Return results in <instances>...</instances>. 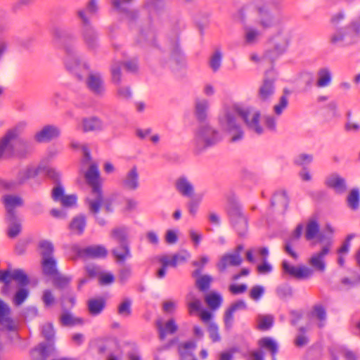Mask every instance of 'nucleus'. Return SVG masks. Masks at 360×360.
Returning a JSON list of instances; mask_svg holds the SVG:
<instances>
[{"label":"nucleus","instance_id":"a211bd4d","mask_svg":"<svg viewBox=\"0 0 360 360\" xmlns=\"http://www.w3.org/2000/svg\"><path fill=\"white\" fill-rule=\"evenodd\" d=\"M51 197L56 202H60L63 207H71L76 205L77 197L75 194L65 195L61 184L56 186L52 190Z\"/></svg>","mask_w":360,"mask_h":360},{"label":"nucleus","instance_id":"603ef678","mask_svg":"<svg viewBox=\"0 0 360 360\" xmlns=\"http://www.w3.org/2000/svg\"><path fill=\"white\" fill-rule=\"evenodd\" d=\"M145 6L149 12L159 13L165 8V3L164 0H146Z\"/></svg>","mask_w":360,"mask_h":360},{"label":"nucleus","instance_id":"5701e85b","mask_svg":"<svg viewBox=\"0 0 360 360\" xmlns=\"http://www.w3.org/2000/svg\"><path fill=\"white\" fill-rule=\"evenodd\" d=\"M60 134L58 127L53 125H46L35 134V139L38 142L49 141L57 138Z\"/></svg>","mask_w":360,"mask_h":360},{"label":"nucleus","instance_id":"6e6552de","mask_svg":"<svg viewBox=\"0 0 360 360\" xmlns=\"http://www.w3.org/2000/svg\"><path fill=\"white\" fill-rule=\"evenodd\" d=\"M100 196L96 194L90 195L86 199L89 212L94 215L98 214L103 206L105 212L109 213L113 211L112 200L110 198H104L103 191H99Z\"/></svg>","mask_w":360,"mask_h":360},{"label":"nucleus","instance_id":"cd10ccee","mask_svg":"<svg viewBox=\"0 0 360 360\" xmlns=\"http://www.w3.org/2000/svg\"><path fill=\"white\" fill-rule=\"evenodd\" d=\"M155 324L161 340H165L168 334L174 333L178 329V326L173 319L168 320L165 326L162 325L161 320H158Z\"/></svg>","mask_w":360,"mask_h":360},{"label":"nucleus","instance_id":"c9c22d12","mask_svg":"<svg viewBox=\"0 0 360 360\" xmlns=\"http://www.w3.org/2000/svg\"><path fill=\"white\" fill-rule=\"evenodd\" d=\"M209 102L205 98H197L195 102V115L198 121H205L207 115Z\"/></svg>","mask_w":360,"mask_h":360},{"label":"nucleus","instance_id":"774afa93","mask_svg":"<svg viewBox=\"0 0 360 360\" xmlns=\"http://www.w3.org/2000/svg\"><path fill=\"white\" fill-rule=\"evenodd\" d=\"M288 105V98L285 95H283L279 98V102L278 104H276L274 106V113L279 116L281 115L283 110L287 108Z\"/></svg>","mask_w":360,"mask_h":360},{"label":"nucleus","instance_id":"f03ea898","mask_svg":"<svg viewBox=\"0 0 360 360\" xmlns=\"http://www.w3.org/2000/svg\"><path fill=\"white\" fill-rule=\"evenodd\" d=\"M254 4L258 15L257 22L262 27L268 29L283 21L280 0H255Z\"/></svg>","mask_w":360,"mask_h":360},{"label":"nucleus","instance_id":"7ed1b4c3","mask_svg":"<svg viewBox=\"0 0 360 360\" xmlns=\"http://www.w3.org/2000/svg\"><path fill=\"white\" fill-rule=\"evenodd\" d=\"M219 130L210 123H202L198 127L194 139L195 150L200 153L206 148L214 146L222 141Z\"/></svg>","mask_w":360,"mask_h":360},{"label":"nucleus","instance_id":"de8ad7c7","mask_svg":"<svg viewBox=\"0 0 360 360\" xmlns=\"http://www.w3.org/2000/svg\"><path fill=\"white\" fill-rule=\"evenodd\" d=\"M253 254H257L261 256V259L262 261H266V258L269 255V250L266 247H262L254 248L248 250L246 252V259L250 263H254L255 262Z\"/></svg>","mask_w":360,"mask_h":360},{"label":"nucleus","instance_id":"3c124183","mask_svg":"<svg viewBox=\"0 0 360 360\" xmlns=\"http://www.w3.org/2000/svg\"><path fill=\"white\" fill-rule=\"evenodd\" d=\"M257 321L259 330H267L273 326L274 317L271 315H259Z\"/></svg>","mask_w":360,"mask_h":360},{"label":"nucleus","instance_id":"9d476101","mask_svg":"<svg viewBox=\"0 0 360 360\" xmlns=\"http://www.w3.org/2000/svg\"><path fill=\"white\" fill-rule=\"evenodd\" d=\"M70 250L80 258L105 257L108 254L106 248L103 245H91L82 248L78 244H73L70 246Z\"/></svg>","mask_w":360,"mask_h":360},{"label":"nucleus","instance_id":"8fccbe9b","mask_svg":"<svg viewBox=\"0 0 360 360\" xmlns=\"http://www.w3.org/2000/svg\"><path fill=\"white\" fill-rule=\"evenodd\" d=\"M60 322L64 326H72L77 324H82V320L79 318H76L68 311L63 313L60 317Z\"/></svg>","mask_w":360,"mask_h":360},{"label":"nucleus","instance_id":"6ab92c4d","mask_svg":"<svg viewBox=\"0 0 360 360\" xmlns=\"http://www.w3.org/2000/svg\"><path fill=\"white\" fill-rule=\"evenodd\" d=\"M124 66L127 71L136 72L138 70V64L136 60L126 61L124 63L115 61L111 65L112 79L115 83L121 82V67Z\"/></svg>","mask_w":360,"mask_h":360},{"label":"nucleus","instance_id":"864d4df0","mask_svg":"<svg viewBox=\"0 0 360 360\" xmlns=\"http://www.w3.org/2000/svg\"><path fill=\"white\" fill-rule=\"evenodd\" d=\"M259 345L261 347L270 351L271 356H276L278 352L277 344L270 338L266 337L259 340Z\"/></svg>","mask_w":360,"mask_h":360},{"label":"nucleus","instance_id":"b1692460","mask_svg":"<svg viewBox=\"0 0 360 360\" xmlns=\"http://www.w3.org/2000/svg\"><path fill=\"white\" fill-rule=\"evenodd\" d=\"M247 304L243 300H237L232 303L224 313V321L226 328H231L233 322V314L238 310H245Z\"/></svg>","mask_w":360,"mask_h":360},{"label":"nucleus","instance_id":"c85d7f7f","mask_svg":"<svg viewBox=\"0 0 360 360\" xmlns=\"http://www.w3.org/2000/svg\"><path fill=\"white\" fill-rule=\"evenodd\" d=\"M111 253L117 262L124 263L126 259L131 257L129 243L120 244L119 246L112 249Z\"/></svg>","mask_w":360,"mask_h":360},{"label":"nucleus","instance_id":"0e129e2a","mask_svg":"<svg viewBox=\"0 0 360 360\" xmlns=\"http://www.w3.org/2000/svg\"><path fill=\"white\" fill-rule=\"evenodd\" d=\"M131 301L129 298L124 299L118 306L117 312L119 315L127 317L131 313Z\"/></svg>","mask_w":360,"mask_h":360},{"label":"nucleus","instance_id":"4c0bfd02","mask_svg":"<svg viewBox=\"0 0 360 360\" xmlns=\"http://www.w3.org/2000/svg\"><path fill=\"white\" fill-rule=\"evenodd\" d=\"M288 205V198L284 191H277L273 195L271 200V206L278 207L281 210H285Z\"/></svg>","mask_w":360,"mask_h":360},{"label":"nucleus","instance_id":"473e14b6","mask_svg":"<svg viewBox=\"0 0 360 360\" xmlns=\"http://www.w3.org/2000/svg\"><path fill=\"white\" fill-rule=\"evenodd\" d=\"M169 49L171 58L176 63H180L183 58V54L179 46V39L177 35L174 36L169 40Z\"/></svg>","mask_w":360,"mask_h":360},{"label":"nucleus","instance_id":"69168bd1","mask_svg":"<svg viewBox=\"0 0 360 360\" xmlns=\"http://www.w3.org/2000/svg\"><path fill=\"white\" fill-rule=\"evenodd\" d=\"M259 36V32L255 29L247 27L245 30V41L247 44H255L258 37Z\"/></svg>","mask_w":360,"mask_h":360},{"label":"nucleus","instance_id":"4be33fe9","mask_svg":"<svg viewBox=\"0 0 360 360\" xmlns=\"http://www.w3.org/2000/svg\"><path fill=\"white\" fill-rule=\"evenodd\" d=\"M38 173L39 170L37 168L32 166L27 167L20 169L17 174L15 180L8 183L6 186L10 188L15 186L16 185L23 184L30 179L36 176Z\"/></svg>","mask_w":360,"mask_h":360},{"label":"nucleus","instance_id":"c756f323","mask_svg":"<svg viewBox=\"0 0 360 360\" xmlns=\"http://www.w3.org/2000/svg\"><path fill=\"white\" fill-rule=\"evenodd\" d=\"M176 191L183 196L191 197L194 193V187L192 183L186 176H181L175 183Z\"/></svg>","mask_w":360,"mask_h":360},{"label":"nucleus","instance_id":"338daca9","mask_svg":"<svg viewBox=\"0 0 360 360\" xmlns=\"http://www.w3.org/2000/svg\"><path fill=\"white\" fill-rule=\"evenodd\" d=\"M209 258L207 256H202L199 260H195L192 262L193 266H197L198 269L193 271L192 276H199L202 271L204 266L208 262Z\"/></svg>","mask_w":360,"mask_h":360},{"label":"nucleus","instance_id":"1a4fd4ad","mask_svg":"<svg viewBox=\"0 0 360 360\" xmlns=\"http://www.w3.org/2000/svg\"><path fill=\"white\" fill-rule=\"evenodd\" d=\"M229 216L231 224L238 236H245L248 230V220L242 209L240 207L233 206L229 211Z\"/></svg>","mask_w":360,"mask_h":360},{"label":"nucleus","instance_id":"e2e57ef3","mask_svg":"<svg viewBox=\"0 0 360 360\" xmlns=\"http://www.w3.org/2000/svg\"><path fill=\"white\" fill-rule=\"evenodd\" d=\"M313 161V155L307 153H300L294 158V164L297 166L305 167Z\"/></svg>","mask_w":360,"mask_h":360},{"label":"nucleus","instance_id":"bf43d9fd","mask_svg":"<svg viewBox=\"0 0 360 360\" xmlns=\"http://www.w3.org/2000/svg\"><path fill=\"white\" fill-rule=\"evenodd\" d=\"M29 292V290L25 288L22 287L18 288L13 296V302L16 306L21 305L28 297Z\"/></svg>","mask_w":360,"mask_h":360},{"label":"nucleus","instance_id":"49530a36","mask_svg":"<svg viewBox=\"0 0 360 360\" xmlns=\"http://www.w3.org/2000/svg\"><path fill=\"white\" fill-rule=\"evenodd\" d=\"M38 246L41 259L54 257V246L51 241L49 240H41L39 241Z\"/></svg>","mask_w":360,"mask_h":360},{"label":"nucleus","instance_id":"dca6fc26","mask_svg":"<svg viewBox=\"0 0 360 360\" xmlns=\"http://www.w3.org/2000/svg\"><path fill=\"white\" fill-rule=\"evenodd\" d=\"M86 84L88 89L96 96H102L105 92L104 80L99 72L89 73Z\"/></svg>","mask_w":360,"mask_h":360},{"label":"nucleus","instance_id":"9b49d317","mask_svg":"<svg viewBox=\"0 0 360 360\" xmlns=\"http://www.w3.org/2000/svg\"><path fill=\"white\" fill-rule=\"evenodd\" d=\"M275 80L276 76L273 70L266 72L263 82L258 91V98L260 101L269 102L271 99L275 91Z\"/></svg>","mask_w":360,"mask_h":360},{"label":"nucleus","instance_id":"0eeeda50","mask_svg":"<svg viewBox=\"0 0 360 360\" xmlns=\"http://www.w3.org/2000/svg\"><path fill=\"white\" fill-rule=\"evenodd\" d=\"M238 114L241 117L245 123L248 129L256 134L262 135L264 132V128L259 122L260 112L252 108H240L238 110Z\"/></svg>","mask_w":360,"mask_h":360},{"label":"nucleus","instance_id":"4d7b16f0","mask_svg":"<svg viewBox=\"0 0 360 360\" xmlns=\"http://www.w3.org/2000/svg\"><path fill=\"white\" fill-rule=\"evenodd\" d=\"M222 60V53L220 50H215L212 55L210 56L209 65L213 72H217L219 70Z\"/></svg>","mask_w":360,"mask_h":360},{"label":"nucleus","instance_id":"f704fd0d","mask_svg":"<svg viewBox=\"0 0 360 360\" xmlns=\"http://www.w3.org/2000/svg\"><path fill=\"white\" fill-rule=\"evenodd\" d=\"M82 124L84 132L101 131L103 129L102 120L97 117L84 118Z\"/></svg>","mask_w":360,"mask_h":360},{"label":"nucleus","instance_id":"a19ab883","mask_svg":"<svg viewBox=\"0 0 360 360\" xmlns=\"http://www.w3.org/2000/svg\"><path fill=\"white\" fill-rule=\"evenodd\" d=\"M41 269L44 275L53 276L58 274L55 257L41 259Z\"/></svg>","mask_w":360,"mask_h":360},{"label":"nucleus","instance_id":"09e8293b","mask_svg":"<svg viewBox=\"0 0 360 360\" xmlns=\"http://www.w3.org/2000/svg\"><path fill=\"white\" fill-rule=\"evenodd\" d=\"M205 301L211 309L216 310L221 306L223 299L219 294L211 292L205 296Z\"/></svg>","mask_w":360,"mask_h":360},{"label":"nucleus","instance_id":"f3484780","mask_svg":"<svg viewBox=\"0 0 360 360\" xmlns=\"http://www.w3.org/2000/svg\"><path fill=\"white\" fill-rule=\"evenodd\" d=\"M121 186L124 190L134 191L139 188V173L136 166L132 167L122 177Z\"/></svg>","mask_w":360,"mask_h":360},{"label":"nucleus","instance_id":"052dcab7","mask_svg":"<svg viewBox=\"0 0 360 360\" xmlns=\"http://www.w3.org/2000/svg\"><path fill=\"white\" fill-rule=\"evenodd\" d=\"M277 296L281 300H285L292 296V288L288 284H283L278 286L276 289Z\"/></svg>","mask_w":360,"mask_h":360},{"label":"nucleus","instance_id":"680f3d73","mask_svg":"<svg viewBox=\"0 0 360 360\" xmlns=\"http://www.w3.org/2000/svg\"><path fill=\"white\" fill-rule=\"evenodd\" d=\"M53 277V285L60 289H64L68 287L71 281L70 277L59 275L58 273Z\"/></svg>","mask_w":360,"mask_h":360},{"label":"nucleus","instance_id":"58836bf2","mask_svg":"<svg viewBox=\"0 0 360 360\" xmlns=\"http://www.w3.org/2000/svg\"><path fill=\"white\" fill-rule=\"evenodd\" d=\"M51 345L48 343L41 342L31 352V356L33 360H46L49 355Z\"/></svg>","mask_w":360,"mask_h":360},{"label":"nucleus","instance_id":"2f4dec72","mask_svg":"<svg viewBox=\"0 0 360 360\" xmlns=\"http://www.w3.org/2000/svg\"><path fill=\"white\" fill-rule=\"evenodd\" d=\"M196 349V343L193 340L183 342L179 345L181 360H197L193 355Z\"/></svg>","mask_w":360,"mask_h":360},{"label":"nucleus","instance_id":"e433bc0d","mask_svg":"<svg viewBox=\"0 0 360 360\" xmlns=\"http://www.w3.org/2000/svg\"><path fill=\"white\" fill-rule=\"evenodd\" d=\"M87 307L91 315H99L105 307V300L103 297L90 299L87 302Z\"/></svg>","mask_w":360,"mask_h":360},{"label":"nucleus","instance_id":"393cba45","mask_svg":"<svg viewBox=\"0 0 360 360\" xmlns=\"http://www.w3.org/2000/svg\"><path fill=\"white\" fill-rule=\"evenodd\" d=\"M190 257L191 255L188 251L182 250L173 255L171 257L166 255L163 256L160 259V262L162 265L175 267L178 264L185 262Z\"/></svg>","mask_w":360,"mask_h":360},{"label":"nucleus","instance_id":"ddd939ff","mask_svg":"<svg viewBox=\"0 0 360 360\" xmlns=\"http://www.w3.org/2000/svg\"><path fill=\"white\" fill-rule=\"evenodd\" d=\"M84 175L87 184L91 187L90 195L96 194L97 196H100L99 191L102 190V181L98 165L91 163Z\"/></svg>","mask_w":360,"mask_h":360},{"label":"nucleus","instance_id":"6e6d98bb","mask_svg":"<svg viewBox=\"0 0 360 360\" xmlns=\"http://www.w3.org/2000/svg\"><path fill=\"white\" fill-rule=\"evenodd\" d=\"M195 285L200 291H206L210 288L212 278L210 275H202L196 277Z\"/></svg>","mask_w":360,"mask_h":360},{"label":"nucleus","instance_id":"ea45409f","mask_svg":"<svg viewBox=\"0 0 360 360\" xmlns=\"http://www.w3.org/2000/svg\"><path fill=\"white\" fill-rule=\"evenodd\" d=\"M8 222V236L13 238H15L21 231V222L16 215L6 217Z\"/></svg>","mask_w":360,"mask_h":360},{"label":"nucleus","instance_id":"a18cd8bd","mask_svg":"<svg viewBox=\"0 0 360 360\" xmlns=\"http://www.w3.org/2000/svg\"><path fill=\"white\" fill-rule=\"evenodd\" d=\"M316 86L319 88L328 86L332 80L331 72L327 68H321L317 72Z\"/></svg>","mask_w":360,"mask_h":360},{"label":"nucleus","instance_id":"bb28decb","mask_svg":"<svg viewBox=\"0 0 360 360\" xmlns=\"http://www.w3.org/2000/svg\"><path fill=\"white\" fill-rule=\"evenodd\" d=\"M3 203L7 210L6 217L16 215L14 209L17 207H21L23 205V200L15 195H6L3 198Z\"/></svg>","mask_w":360,"mask_h":360},{"label":"nucleus","instance_id":"f257e3e1","mask_svg":"<svg viewBox=\"0 0 360 360\" xmlns=\"http://www.w3.org/2000/svg\"><path fill=\"white\" fill-rule=\"evenodd\" d=\"M53 37L56 41L63 46L65 49L66 53L65 64L67 69L77 75L79 79H82L80 72L87 70L89 66L86 63H82L77 55L76 36L67 30L56 28L53 31Z\"/></svg>","mask_w":360,"mask_h":360},{"label":"nucleus","instance_id":"4468645a","mask_svg":"<svg viewBox=\"0 0 360 360\" xmlns=\"http://www.w3.org/2000/svg\"><path fill=\"white\" fill-rule=\"evenodd\" d=\"M18 133L15 129L8 130L0 140V160L2 158H11L14 154L13 143L17 139Z\"/></svg>","mask_w":360,"mask_h":360},{"label":"nucleus","instance_id":"13d9d810","mask_svg":"<svg viewBox=\"0 0 360 360\" xmlns=\"http://www.w3.org/2000/svg\"><path fill=\"white\" fill-rule=\"evenodd\" d=\"M188 301V308L190 314H192L195 311H200L202 307L201 301L195 297L192 293H189L186 296Z\"/></svg>","mask_w":360,"mask_h":360},{"label":"nucleus","instance_id":"aec40b11","mask_svg":"<svg viewBox=\"0 0 360 360\" xmlns=\"http://www.w3.org/2000/svg\"><path fill=\"white\" fill-rule=\"evenodd\" d=\"M330 242H328L324 245L321 250L319 252L314 253L309 259V264L315 270L320 272H323L326 270V263L324 257L330 252Z\"/></svg>","mask_w":360,"mask_h":360},{"label":"nucleus","instance_id":"37998d69","mask_svg":"<svg viewBox=\"0 0 360 360\" xmlns=\"http://www.w3.org/2000/svg\"><path fill=\"white\" fill-rule=\"evenodd\" d=\"M311 316L317 319L318 327L323 328L327 319V314L325 307L321 304H315L311 312Z\"/></svg>","mask_w":360,"mask_h":360},{"label":"nucleus","instance_id":"c03bdc74","mask_svg":"<svg viewBox=\"0 0 360 360\" xmlns=\"http://www.w3.org/2000/svg\"><path fill=\"white\" fill-rule=\"evenodd\" d=\"M128 229L126 226H119L113 229L110 232V237L117 243H129Z\"/></svg>","mask_w":360,"mask_h":360},{"label":"nucleus","instance_id":"79ce46f5","mask_svg":"<svg viewBox=\"0 0 360 360\" xmlns=\"http://www.w3.org/2000/svg\"><path fill=\"white\" fill-rule=\"evenodd\" d=\"M319 224L314 219H310L306 226L305 238L311 240L318 236L320 241L322 240V235L319 234Z\"/></svg>","mask_w":360,"mask_h":360},{"label":"nucleus","instance_id":"412c9836","mask_svg":"<svg viewBox=\"0 0 360 360\" xmlns=\"http://www.w3.org/2000/svg\"><path fill=\"white\" fill-rule=\"evenodd\" d=\"M325 185L338 194H342L347 190L346 179L337 173L329 174L325 179Z\"/></svg>","mask_w":360,"mask_h":360},{"label":"nucleus","instance_id":"f8f14e48","mask_svg":"<svg viewBox=\"0 0 360 360\" xmlns=\"http://www.w3.org/2000/svg\"><path fill=\"white\" fill-rule=\"evenodd\" d=\"M356 41V37L349 27L337 29L330 36V42L338 47H344Z\"/></svg>","mask_w":360,"mask_h":360},{"label":"nucleus","instance_id":"a878e982","mask_svg":"<svg viewBox=\"0 0 360 360\" xmlns=\"http://www.w3.org/2000/svg\"><path fill=\"white\" fill-rule=\"evenodd\" d=\"M242 257L240 255H234L233 253H226L224 255L217 264V268L219 271L222 272L229 266H236L242 263Z\"/></svg>","mask_w":360,"mask_h":360},{"label":"nucleus","instance_id":"20e7f679","mask_svg":"<svg viewBox=\"0 0 360 360\" xmlns=\"http://www.w3.org/2000/svg\"><path fill=\"white\" fill-rule=\"evenodd\" d=\"M292 38L291 31L282 27L269 40L271 48L266 51L262 60L273 63L286 50Z\"/></svg>","mask_w":360,"mask_h":360},{"label":"nucleus","instance_id":"72a5a7b5","mask_svg":"<svg viewBox=\"0 0 360 360\" xmlns=\"http://www.w3.org/2000/svg\"><path fill=\"white\" fill-rule=\"evenodd\" d=\"M347 207L352 211H357L360 207V191L358 188L351 189L346 197Z\"/></svg>","mask_w":360,"mask_h":360},{"label":"nucleus","instance_id":"423d86ee","mask_svg":"<svg viewBox=\"0 0 360 360\" xmlns=\"http://www.w3.org/2000/svg\"><path fill=\"white\" fill-rule=\"evenodd\" d=\"M219 123L221 128L230 136V142L236 143L243 139L244 132L236 122L234 110L226 109L219 116Z\"/></svg>","mask_w":360,"mask_h":360},{"label":"nucleus","instance_id":"5fc2aeb1","mask_svg":"<svg viewBox=\"0 0 360 360\" xmlns=\"http://www.w3.org/2000/svg\"><path fill=\"white\" fill-rule=\"evenodd\" d=\"M11 279L17 281L20 285L25 286L29 284L28 276L22 269H15L11 272Z\"/></svg>","mask_w":360,"mask_h":360},{"label":"nucleus","instance_id":"2eb2a0df","mask_svg":"<svg viewBox=\"0 0 360 360\" xmlns=\"http://www.w3.org/2000/svg\"><path fill=\"white\" fill-rule=\"evenodd\" d=\"M283 272L292 278L298 280H303L310 278L313 275V270L304 265L293 266L287 261L282 262Z\"/></svg>","mask_w":360,"mask_h":360},{"label":"nucleus","instance_id":"7c9ffc66","mask_svg":"<svg viewBox=\"0 0 360 360\" xmlns=\"http://www.w3.org/2000/svg\"><path fill=\"white\" fill-rule=\"evenodd\" d=\"M86 226V218L84 214H79L72 218L69 224L72 233L81 236L84 233Z\"/></svg>","mask_w":360,"mask_h":360},{"label":"nucleus","instance_id":"39448f33","mask_svg":"<svg viewBox=\"0 0 360 360\" xmlns=\"http://www.w3.org/2000/svg\"><path fill=\"white\" fill-rule=\"evenodd\" d=\"M77 15L80 21L82 41L89 51L95 52L99 48L98 34L84 10H78Z\"/></svg>","mask_w":360,"mask_h":360}]
</instances>
